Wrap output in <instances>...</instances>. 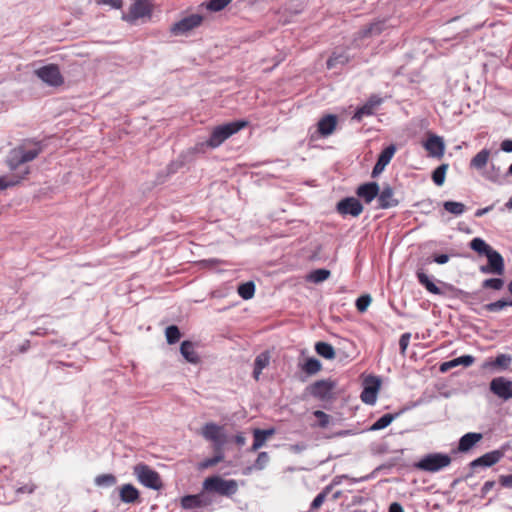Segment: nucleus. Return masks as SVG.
Masks as SVG:
<instances>
[{
    "mask_svg": "<svg viewBox=\"0 0 512 512\" xmlns=\"http://www.w3.org/2000/svg\"><path fill=\"white\" fill-rule=\"evenodd\" d=\"M202 437L212 442L214 456L206 458L198 464L199 470H205L217 465L224 460V446L227 443V435L224 427L214 422L206 423L201 429Z\"/></svg>",
    "mask_w": 512,
    "mask_h": 512,
    "instance_id": "nucleus-1",
    "label": "nucleus"
},
{
    "mask_svg": "<svg viewBox=\"0 0 512 512\" xmlns=\"http://www.w3.org/2000/svg\"><path fill=\"white\" fill-rule=\"evenodd\" d=\"M43 150L41 142H29L10 151L7 162L11 170H17L22 164L34 160Z\"/></svg>",
    "mask_w": 512,
    "mask_h": 512,
    "instance_id": "nucleus-2",
    "label": "nucleus"
},
{
    "mask_svg": "<svg viewBox=\"0 0 512 512\" xmlns=\"http://www.w3.org/2000/svg\"><path fill=\"white\" fill-rule=\"evenodd\" d=\"M247 125L248 121L246 120H236L216 126L213 128L208 139L210 148L215 149L219 147L225 140L239 132L241 129L245 128Z\"/></svg>",
    "mask_w": 512,
    "mask_h": 512,
    "instance_id": "nucleus-3",
    "label": "nucleus"
},
{
    "mask_svg": "<svg viewBox=\"0 0 512 512\" xmlns=\"http://www.w3.org/2000/svg\"><path fill=\"white\" fill-rule=\"evenodd\" d=\"M203 490L220 496L232 497L238 491V483L234 479H224L221 476L213 475L204 480Z\"/></svg>",
    "mask_w": 512,
    "mask_h": 512,
    "instance_id": "nucleus-4",
    "label": "nucleus"
},
{
    "mask_svg": "<svg viewBox=\"0 0 512 512\" xmlns=\"http://www.w3.org/2000/svg\"><path fill=\"white\" fill-rule=\"evenodd\" d=\"M451 457L445 453H429L424 455L414 467L418 470L435 473L451 464Z\"/></svg>",
    "mask_w": 512,
    "mask_h": 512,
    "instance_id": "nucleus-5",
    "label": "nucleus"
},
{
    "mask_svg": "<svg viewBox=\"0 0 512 512\" xmlns=\"http://www.w3.org/2000/svg\"><path fill=\"white\" fill-rule=\"evenodd\" d=\"M133 474L136 476L137 480L147 488L160 490L163 487L159 473L145 463L135 465Z\"/></svg>",
    "mask_w": 512,
    "mask_h": 512,
    "instance_id": "nucleus-6",
    "label": "nucleus"
},
{
    "mask_svg": "<svg viewBox=\"0 0 512 512\" xmlns=\"http://www.w3.org/2000/svg\"><path fill=\"white\" fill-rule=\"evenodd\" d=\"M153 5L149 0H134L128 13H123L122 19L130 24H135L139 19H150Z\"/></svg>",
    "mask_w": 512,
    "mask_h": 512,
    "instance_id": "nucleus-7",
    "label": "nucleus"
},
{
    "mask_svg": "<svg viewBox=\"0 0 512 512\" xmlns=\"http://www.w3.org/2000/svg\"><path fill=\"white\" fill-rule=\"evenodd\" d=\"M335 387V381L331 379H321L307 386L306 392L318 400L329 401L333 398V390Z\"/></svg>",
    "mask_w": 512,
    "mask_h": 512,
    "instance_id": "nucleus-8",
    "label": "nucleus"
},
{
    "mask_svg": "<svg viewBox=\"0 0 512 512\" xmlns=\"http://www.w3.org/2000/svg\"><path fill=\"white\" fill-rule=\"evenodd\" d=\"M203 22V16L200 14H191L181 20L173 23L169 29L173 36H184L199 27Z\"/></svg>",
    "mask_w": 512,
    "mask_h": 512,
    "instance_id": "nucleus-9",
    "label": "nucleus"
},
{
    "mask_svg": "<svg viewBox=\"0 0 512 512\" xmlns=\"http://www.w3.org/2000/svg\"><path fill=\"white\" fill-rule=\"evenodd\" d=\"M36 76L45 84L58 87L64 83L63 76L58 65L47 64L35 70Z\"/></svg>",
    "mask_w": 512,
    "mask_h": 512,
    "instance_id": "nucleus-10",
    "label": "nucleus"
},
{
    "mask_svg": "<svg viewBox=\"0 0 512 512\" xmlns=\"http://www.w3.org/2000/svg\"><path fill=\"white\" fill-rule=\"evenodd\" d=\"M486 257L487 264L480 266L479 271L482 274L502 276L505 271V264L502 255L493 249L488 255H486Z\"/></svg>",
    "mask_w": 512,
    "mask_h": 512,
    "instance_id": "nucleus-11",
    "label": "nucleus"
},
{
    "mask_svg": "<svg viewBox=\"0 0 512 512\" xmlns=\"http://www.w3.org/2000/svg\"><path fill=\"white\" fill-rule=\"evenodd\" d=\"M380 379L376 376H368L364 380V387L361 392L360 398L363 403L374 405L377 400V394L380 389Z\"/></svg>",
    "mask_w": 512,
    "mask_h": 512,
    "instance_id": "nucleus-12",
    "label": "nucleus"
},
{
    "mask_svg": "<svg viewBox=\"0 0 512 512\" xmlns=\"http://www.w3.org/2000/svg\"><path fill=\"white\" fill-rule=\"evenodd\" d=\"M336 211L343 216L358 217L363 212V205L355 197H345L337 203Z\"/></svg>",
    "mask_w": 512,
    "mask_h": 512,
    "instance_id": "nucleus-13",
    "label": "nucleus"
},
{
    "mask_svg": "<svg viewBox=\"0 0 512 512\" xmlns=\"http://www.w3.org/2000/svg\"><path fill=\"white\" fill-rule=\"evenodd\" d=\"M504 456V449H497L485 453L484 455L474 459L470 462L469 466L472 470L478 467H491L499 462Z\"/></svg>",
    "mask_w": 512,
    "mask_h": 512,
    "instance_id": "nucleus-14",
    "label": "nucleus"
},
{
    "mask_svg": "<svg viewBox=\"0 0 512 512\" xmlns=\"http://www.w3.org/2000/svg\"><path fill=\"white\" fill-rule=\"evenodd\" d=\"M490 390L504 400L510 399L512 398V381L504 377H496L490 382Z\"/></svg>",
    "mask_w": 512,
    "mask_h": 512,
    "instance_id": "nucleus-15",
    "label": "nucleus"
},
{
    "mask_svg": "<svg viewBox=\"0 0 512 512\" xmlns=\"http://www.w3.org/2000/svg\"><path fill=\"white\" fill-rule=\"evenodd\" d=\"M382 103L383 99L379 95L372 94L364 105L357 108L353 115V119L361 121L364 116L373 115L375 108L380 106Z\"/></svg>",
    "mask_w": 512,
    "mask_h": 512,
    "instance_id": "nucleus-16",
    "label": "nucleus"
},
{
    "mask_svg": "<svg viewBox=\"0 0 512 512\" xmlns=\"http://www.w3.org/2000/svg\"><path fill=\"white\" fill-rule=\"evenodd\" d=\"M377 202L380 209H389L399 204V201L394 198V190L389 184L384 185L382 190L379 189Z\"/></svg>",
    "mask_w": 512,
    "mask_h": 512,
    "instance_id": "nucleus-17",
    "label": "nucleus"
},
{
    "mask_svg": "<svg viewBox=\"0 0 512 512\" xmlns=\"http://www.w3.org/2000/svg\"><path fill=\"white\" fill-rule=\"evenodd\" d=\"M379 194V184L377 182H366L359 185L356 189V195L363 199L367 204L371 203Z\"/></svg>",
    "mask_w": 512,
    "mask_h": 512,
    "instance_id": "nucleus-18",
    "label": "nucleus"
},
{
    "mask_svg": "<svg viewBox=\"0 0 512 512\" xmlns=\"http://www.w3.org/2000/svg\"><path fill=\"white\" fill-rule=\"evenodd\" d=\"M425 149L432 157L440 158L444 155L445 144L443 138L437 135H430L424 143Z\"/></svg>",
    "mask_w": 512,
    "mask_h": 512,
    "instance_id": "nucleus-19",
    "label": "nucleus"
},
{
    "mask_svg": "<svg viewBox=\"0 0 512 512\" xmlns=\"http://www.w3.org/2000/svg\"><path fill=\"white\" fill-rule=\"evenodd\" d=\"M337 116L334 114H327L323 116L317 123V132L322 137L331 135L337 125Z\"/></svg>",
    "mask_w": 512,
    "mask_h": 512,
    "instance_id": "nucleus-20",
    "label": "nucleus"
},
{
    "mask_svg": "<svg viewBox=\"0 0 512 512\" xmlns=\"http://www.w3.org/2000/svg\"><path fill=\"white\" fill-rule=\"evenodd\" d=\"M210 504V501L206 499L203 493L195 495H185L181 498V506L183 509H193L204 507Z\"/></svg>",
    "mask_w": 512,
    "mask_h": 512,
    "instance_id": "nucleus-21",
    "label": "nucleus"
},
{
    "mask_svg": "<svg viewBox=\"0 0 512 512\" xmlns=\"http://www.w3.org/2000/svg\"><path fill=\"white\" fill-rule=\"evenodd\" d=\"M512 362V356L509 354H499L493 360H488L483 364L484 369H495L497 371H505L509 369Z\"/></svg>",
    "mask_w": 512,
    "mask_h": 512,
    "instance_id": "nucleus-22",
    "label": "nucleus"
},
{
    "mask_svg": "<svg viewBox=\"0 0 512 512\" xmlns=\"http://www.w3.org/2000/svg\"><path fill=\"white\" fill-rule=\"evenodd\" d=\"M120 500L126 504L139 502V490L132 484H124L119 489Z\"/></svg>",
    "mask_w": 512,
    "mask_h": 512,
    "instance_id": "nucleus-23",
    "label": "nucleus"
},
{
    "mask_svg": "<svg viewBox=\"0 0 512 512\" xmlns=\"http://www.w3.org/2000/svg\"><path fill=\"white\" fill-rule=\"evenodd\" d=\"M386 29V20H377L363 27L358 33L361 38L380 35Z\"/></svg>",
    "mask_w": 512,
    "mask_h": 512,
    "instance_id": "nucleus-24",
    "label": "nucleus"
},
{
    "mask_svg": "<svg viewBox=\"0 0 512 512\" xmlns=\"http://www.w3.org/2000/svg\"><path fill=\"white\" fill-rule=\"evenodd\" d=\"M481 433L469 432L464 434L458 443V451L467 452L482 439Z\"/></svg>",
    "mask_w": 512,
    "mask_h": 512,
    "instance_id": "nucleus-25",
    "label": "nucleus"
},
{
    "mask_svg": "<svg viewBox=\"0 0 512 512\" xmlns=\"http://www.w3.org/2000/svg\"><path fill=\"white\" fill-rule=\"evenodd\" d=\"M416 277L418 282L426 288L428 292L434 295H441V289L431 280V278L425 273L423 269L416 271Z\"/></svg>",
    "mask_w": 512,
    "mask_h": 512,
    "instance_id": "nucleus-26",
    "label": "nucleus"
},
{
    "mask_svg": "<svg viewBox=\"0 0 512 512\" xmlns=\"http://www.w3.org/2000/svg\"><path fill=\"white\" fill-rule=\"evenodd\" d=\"M180 353L186 361L192 364L199 362V356L194 349V344L191 341H183L180 346Z\"/></svg>",
    "mask_w": 512,
    "mask_h": 512,
    "instance_id": "nucleus-27",
    "label": "nucleus"
},
{
    "mask_svg": "<svg viewBox=\"0 0 512 512\" xmlns=\"http://www.w3.org/2000/svg\"><path fill=\"white\" fill-rule=\"evenodd\" d=\"M402 411L396 413H386L382 415L378 420H376L370 427L369 431H378L388 427L400 414Z\"/></svg>",
    "mask_w": 512,
    "mask_h": 512,
    "instance_id": "nucleus-28",
    "label": "nucleus"
},
{
    "mask_svg": "<svg viewBox=\"0 0 512 512\" xmlns=\"http://www.w3.org/2000/svg\"><path fill=\"white\" fill-rule=\"evenodd\" d=\"M299 367L308 376H312L321 371L322 364L317 358L308 357L303 363L299 364Z\"/></svg>",
    "mask_w": 512,
    "mask_h": 512,
    "instance_id": "nucleus-29",
    "label": "nucleus"
},
{
    "mask_svg": "<svg viewBox=\"0 0 512 512\" xmlns=\"http://www.w3.org/2000/svg\"><path fill=\"white\" fill-rule=\"evenodd\" d=\"M270 356L268 352L260 353L254 360L253 377L255 380H259V377L264 368L269 365Z\"/></svg>",
    "mask_w": 512,
    "mask_h": 512,
    "instance_id": "nucleus-30",
    "label": "nucleus"
},
{
    "mask_svg": "<svg viewBox=\"0 0 512 512\" xmlns=\"http://www.w3.org/2000/svg\"><path fill=\"white\" fill-rule=\"evenodd\" d=\"M489 157L490 150L486 148L482 149L471 159L470 167L476 170L483 169L487 165Z\"/></svg>",
    "mask_w": 512,
    "mask_h": 512,
    "instance_id": "nucleus-31",
    "label": "nucleus"
},
{
    "mask_svg": "<svg viewBox=\"0 0 512 512\" xmlns=\"http://www.w3.org/2000/svg\"><path fill=\"white\" fill-rule=\"evenodd\" d=\"M315 351L321 357L331 360L335 358V349L334 347L323 341H319L315 344Z\"/></svg>",
    "mask_w": 512,
    "mask_h": 512,
    "instance_id": "nucleus-32",
    "label": "nucleus"
},
{
    "mask_svg": "<svg viewBox=\"0 0 512 512\" xmlns=\"http://www.w3.org/2000/svg\"><path fill=\"white\" fill-rule=\"evenodd\" d=\"M470 248L479 255H488L493 248L488 245L482 238L476 237L470 241Z\"/></svg>",
    "mask_w": 512,
    "mask_h": 512,
    "instance_id": "nucleus-33",
    "label": "nucleus"
},
{
    "mask_svg": "<svg viewBox=\"0 0 512 512\" xmlns=\"http://www.w3.org/2000/svg\"><path fill=\"white\" fill-rule=\"evenodd\" d=\"M237 292L244 300L251 299L255 294V284L252 281L242 283L238 286Z\"/></svg>",
    "mask_w": 512,
    "mask_h": 512,
    "instance_id": "nucleus-34",
    "label": "nucleus"
},
{
    "mask_svg": "<svg viewBox=\"0 0 512 512\" xmlns=\"http://www.w3.org/2000/svg\"><path fill=\"white\" fill-rule=\"evenodd\" d=\"M331 272L328 269L320 268L310 272L307 279L313 283H321L330 277Z\"/></svg>",
    "mask_w": 512,
    "mask_h": 512,
    "instance_id": "nucleus-35",
    "label": "nucleus"
},
{
    "mask_svg": "<svg viewBox=\"0 0 512 512\" xmlns=\"http://www.w3.org/2000/svg\"><path fill=\"white\" fill-rule=\"evenodd\" d=\"M443 208L456 216L462 215L466 211V206L461 202L456 201H445L443 203Z\"/></svg>",
    "mask_w": 512,
    "mask_h": 512,
    "instance_id": "nucleus-36",
    "label": "nucleus"
},
{
    "mask_svg": "<svg viewBox=\"0 0 512 512\" xmlns=\"http://www.w3.org/2000/svg\"><path fill=\"white\" fill-rule=\"evenodd\" d=\"M447 169L448 164H441L432 172V180L435 185L442 186L444 184Z\"/></svg>",
    "mask_w": 512,
    "mask_h": 512,
    "instance_id": "nucleus-37",
    "label": "nucleus"
},
{
    "mask_svg": "<svg viewBox=\"0 0 512 512\" xmlns=\"http://www.w3.org/2000/svg\"><path fill=\"white\" fill-rule=\"evenodd\" d=\"M117 479L113 474H100L96 476L94 483L99 487H111L116 484Z\"/></svg>",
    "mask_w": 512,
    "mask_h": 512,
    "instance_id": "nucleus-38",
    "label": "nucleus"
},
{
    "mask_svg": "<svg viewBox=\"0 0 512 512\" xmlns=\"http://www.w3.org/2000/svg\"><path fill=\"white\" fill-rule=\"evenodd\" d=\"M253 433V444L251 445V447L248 449L249 452H256L258 451L261 447H263L265 445V442L267 441L265 437L262 436V434L260 433V428H255L253 429L252 431Z\"/></svg>",
    "mask_w": 512,
    "mask_h": 512,
    "instance_id": "nucleus-39",
    "label": "nucleus"
},
{
    "mask_svg": "<svg viewBox=\"0 0 512 512\" xmlns=\"http://www.w3.org/2000/svg\"><path fill=\"white\" fill-rule=\"evenodd\" d=\"M483 176L494 183L501 184L502 183V173L499 167H496L494 164L491 165V168L483 173Z\"/></svg>",
    "mask_w": 512,
    "mask_h": 512,
    "instance_id": "nucleus-40",
    "label": "nucleus"
},
{
    "mask_svg": "<svg viewBox=\"0 0 512 512\" xmlns=\"http://www.w3.org/2000/svg\"><path fill=\"white\" fill-rule=\"evenodd\" d=\"M165 335L168 344H175L180 340L181 332L176 325H170L166 328Z\"/></svg>",
    "mask_w": 512,
    "mask_h": 512,
    "instance_id": "nucleus-41",
    "label": "nucleus"
},
{
    "mask_svg": "<svg viewBox=\"0 0 512 512\" xmlns=\"http://www.w3.org/2000/svg\"><path fill=\"white\" fill-rule=\"evenodd\" d=\"M395 152L396 146L391 144L381 151L377 160L387 166L391 161L392 157L394 156Z\"/></svg>",
    "mask_w": 512,
    "mask_h": 512,
    "instance_id": "nucleus-42",
    "label": "nucleus"
},
{
    "mask_svg": "<svg viewBox=\"0 0 512 512\" xmlns=\"http://www.w3.org/2000/svg\"><path fill=\"white\" fill-rule=\"evenodd\" d=\"M270 462V456L267 452H260L253 463V468L255 471L264 470Z\"/></svg>",
    "mask_w": 512,
    "mask_h": 512,
    "instance_id": "nucleus-43",
    "label": "nucleus"
},
{
    "mask_svg": "<svg viewBox=\"0 0 512 512\" xmlns=\"http://www.w3.org/2000/svg\"><path fill=\"white\" fill-rule=\"evenodd\" d=\"M331 489V485L326 486L312 501L310 505L311 510H316L322 506L324 503L329 491Z\"/></svg>",
    "mask_w": 512,
    "mask_h": 512,
    "instance_id": "nucleus-44",
    "label": "nucleus"
},
{
    "mask_svg": "<svg viewBox=\"0 0 512 512\" xmlns=\"http://www.w3.org/2000/svg\"><path fill=\"white\" fill-rule=\"evenodd\" d=\"M484 289L501 290L504 286V280L502 278H489L485 279L482 284Z\"/></svg>",
    "mask_w": 512,
    "mask_h": 512,
    "instance_id": "nucleus-45",
    "label": "nucleus"
},
{
    "mask_svg": "<svg viewBox=\"0 0 512 512\" xmlns=\"http://www.w3.org/2000/svg\"><path fill=\"white\" fill-rule=\"evenodd\" d=\"M232 0H209L206 3V9L212 12L223 10Z\"/></svg>",
    "mask_w": 512,
    "mask_h": 512,
    "instance_id": "nucleus-46",
    "label": "nucleus"
},
{
    "mask_svg": "<svg viewBox=\"0 0 512 512\" xmlns=\"http://www.w3.org/2000/svg\"><path fill=\"white\" fill-rule=\"evenodd\" d=\"M27 174H29V169L25 168L22 171V176L16 180L8 179L7 177H4V176L0 177V190H4L8 187H12V186L16 185L17 183H19L20 179H23L25 177V175H27Z\"/></svg>",
    "mask_w": 512,
    "mask_h": 512,
    "instance_id": "nucleus-47",
    "label": "nucleus"
},
{
    "mask_svg": "<svg viewBox=\"0 0 512 512\" xmlns=\"http://www.w3.org/2000/svg\"><path fill=\"white\" fill-rule=\"evenodd\" d=\"M313 415L317 418L320 428H327L331 422V416L321 410H315Z\"/></svg>",
    "mask_w": 512,
    "mask_h": 512,
    "instance_id": "nucleus-48",
    "label": "nucleus"
},
{
    "mask_svg": "<svg viewBox=\"0 0 512 512\" xmlns=\"http://www.w3.org/2000/svg\"><path fill=\"white\" fill-rule=\"evenodd\" d=\"M372 298L369 294L361 295L356 299L355 306L361 313L365 312L370 305Z\"/></svg>",
    "mask_w": 512,
    "mask_h": 512,
    "instance_id": "nucleus-49",
    "label": "nucleus"
},
{
    "mask_svg": "<svg viewBox=\"0 0 512 512\" xmlns=\"http://www.w3.org/2000/svg\"><path fill=\"white\" fill-rule=\"evenodd\" d=\"M507 307V299H500L495 302L485 304L483 309L489 312H498Z\"/></svg>",
    "mask_w": 512,
    "mask_h": 512,
    "instance_id": "nucleus-50",
    "label": "nucleus"
},
{
    "mask_svg": "<svg viewBox=\"0 0 512 512\" xmlns=\"http://www.w3.org/2000/svg\"><path fill=\"white\" fill-rule=\"evenodd\" d=\"M453 361H454L455 367H457L459 365H462L464 367H469L474 363L475 358L472 355H462L460 357L454 358Z\"/></svg>",
    "mask_w": 512,
    "mask_h": 512,
    "instance_id": "nucleus-51",
    "label": "nucleus"
},
{
    "mask_svg": "<svg viewBox=\"0 0 512 512\" xmlns=\"http://www.w3.org/2000/svg\"><path fill=\"white\" fill-rule=\"evenodd\" d=\"M410 339H411V333H410V332L403 333V334L400 336V339H399V348H400V354H401L402 356H405V355H406V351H407V348H408V345H409Z\"/></svg>",
    "mask_w": 512,
    "mask_h": 512,
    "instance_id": "nucleus-52",
    "label": "nucleus"
},
{
    "mask_svg": "<svg viewBox=\"0 0 512 512\" xmlns=\"http://www.w3.org/2000/svg\"><path fill=\"white\" fill-rule=\"evenodd\" d=\"M36 489V485L33 484V483H27V484H24L22 486H19L17 488H15V493L17 495H21V494H32Z\"/></svg>",
    "mask_w": 512,
    "mask_h": 512,
    "instance_id": "nucleus-53",
    "label": "nucleus"
},
{
    "mask_svg": "<svg viewBox=\"0 0 512 512\" xmlns=\"http://www.w3.org/2000/svg\"><path fill=\"white\" fill-rule=\"evenodd\" d=\"M98 5H110L115 9H120L123 5L122 0H96Z\"/></svg>",
    "mask_w": 512,
    "mask_h": 512,
    "instance_id": "nucleus-54",
    "label": "nucleus"
},
{
    "mask_svg": "<svg viewBox=\"0 0 512 512\" xmlns=\"http://www.w3.org/2000/svg\"><path fill=\"white\" fill-rule=\"evenodd\" d=\"M210 148V145L208 144V139L206 141L198 142L193 147V151L195 153H204L206 150Z\"/></svg>",
    "mask_w": 512,
    "mask_h": 512,
    "instance_id": "nucleus-55",
    "label": "nucleus"
},
{
    "mask_svg": "<svg viewBox=\"0 0 512 512\" xmlns=\"http://www.w3.org/2000/svg\"><path fill=\"white\" fill-rule=\"evenodd\" d=\"M499 483L505 488H512V474L501 475L499 477Z\"/></svg>",
    "mask_w": 512,
    "mask_h": 512,
    "instance_id": "nucleus-56",
    "label": "nucleus"
},
{
    "mask_svg": "<svg viewBox=\"0 0 512 512\" xmlns=\"http://www.w3.org/2000/svg\"><path fill=\"white\" fill-rule=\"evenodd\" d=\"M386 165L379 162L378 160L376 161L373 169H372V173H371V176L373 178L377 177L380 173H382L385 169Z\"/></svg>",
    "mask_w": 512,
    "mask_h": 512,
    "instance_id": "nucleus-57",
    "label": "nucleus"
},
{
    "mask_svg": "<svg viewBox=\"0 0 512 512\" xmlns=\"http://www.w3.org/2000/svg\"><path fill=\"white\" fill-rule=\"evenodd\" d=\"M449 258L450 257L447 254H435L433 256V260L432 261L437 263V264L442 265V264L447 263L449 261Z\"/></svg>",
    "mask_w": 512,
    "mask_h": 512,
    "instance_id": "nucleus-58",
    "label": "nucleus"
},
{
    "mask_svg": "<svg viewBox=\"0 0 512 512\" xmlns=\"http://www.w3.org/2000/svg\"><path fill=\"white\" fill-rule=\"evenodd\" d=\"M495 481H486L481 488V496L485 497L489 491L494 487Z\"/></svg>",
    "mask_w": 512,
    "mask_h": 512,
    "instance_id": "nucleus-59",
    "label": "nucleus"
},
{
    "mask_svg": "<svg viewBox=\"0 0 512 512\" xmlns=\"http://www.w3.org/2000/svg\"><path fill=\"white\" fill-rule=\"evenodd\" d=\"M500 148L506 153L512 152V139H505L501 142Z\"/></svg>",
    "mask_w": 512,
    "mask_h": 512,
    "instance_id": "nucleus-60",
    "label": "nucleus"
},
{
    "mask_svg": "<svg viewBox=\"0 0 512 512\" xmlns=\"http://www.w3.org/2000/svg\"><path fill=\"white\" fill-rule=\"evenodd\" d=\"M455 367V364H454V361L453 359L452 360H449V361H446V362H443L441 365H440V371L441 372H447L449 371L450 369L454 368Z\"/></svg>",
    "mask_w": 512,
    "mask_h": 512,
    "instance_id": "nucleus-61",
    "label": "nucleus"
},
{
    "mask_svg": "<svg viewBox=\"0 0 512 512\" xmlns=\"http://www.w3.org/2000/svg\"><path fill=\"white\" fill-rule=\"evenodd\" d=\"M234 441L238 446H243L246 443V437L244 436V433L239 432L235 435Z\"/></svg>",
    "mask_w": 512,
    "mask_h": 512,
    "instance_id": "nucleus-62",
    "label": "nucleus"
},
{
    "mask_svg": "<svg viewBox=\"0 0 512 512\" xmlns=\"http://www.w3.org/2000/svg\"><path fill=\"white\" fill-rule=\"evenodd\" d=\"M388 512H404V509L398 502H393L390 504Z\"/></svg>",
    "mask_w": 512,
    "mask_h": 512,
    "instance_id": "nucleus-63",
    "label": "nucleus"
},
{
    "mask_svg": "<svg viewBox=\"0 0 512 512\" xmlns=\"http://www.w3.org/2000/svg\"><path fill=\"white\" fill-rule=\"evenodd\" d=\"M260 433L266 438V440H268L269 437L276 433V429L273 427L269 429H260Z\"/></svg>",
    "mask_w": 512,
    "mask_h": 512,
    "instance_id": "nucleus-64",
    "label": "nucleus"
}]
</instances>
